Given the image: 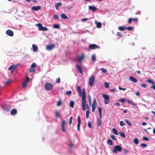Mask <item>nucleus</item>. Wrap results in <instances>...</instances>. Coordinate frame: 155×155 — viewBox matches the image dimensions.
<instances>
[{"label":"nucleus","instance_id":"nucleus-62","mask_svg":"<svg viewBox=\"0 0 155 155\" xmlns=\"http://www.w3.org/2000/svg\"><path fill=\"white\" fill-rule=\"evenodd\" d=\"M101 70H102V72L103 73H105L106 71V70L104 68H101Z\"/></svg>","mask_w":155,"mask_h":155},{"label":"nucleus","instance_id":"nucleus-38","mask_svg":"<svg viewBox=\"0 0 155 155\" xmlns=\"http://www.w3.org/2000/svg\"><path fill=\"white\" fill-rule=\"evenodd\" d=\"M120 135L121 137H124V138L125 137V134L123 132L120 131Z\"/></svg>","mask_w":155,"mask_h":155},{"label":"nucleus","instance_id":"nucleus-44","mask_svg":"<svg viewBox=\"0 0 155 155\" xmlns=\"http://www.w3.org/2000/svg\"><path fill=\"white\" fill-rule=\"evenodd\" d=\"M140 146L141 147H146L147 146V145L145 143H142L141 144Z\"/></svg>","mask_w":155,"mask_h":155},{"label":"nucleus","instance_id":"nucleus-22","mask_svg":"<svg viewBox=\"0 0 155 155\" xmlns=\"http://www.w3.org/2000/svg\"><path fill=\"white\" fill-rule=\"evenodd\" d=\"M61 18L66 19H68V17L64 14H62L61 15Z\"/></svg>","mask_w":155,"mask_h":155},{"label":"nucleus","instance_id":"nucleus-35","mask_svg":"<svg viewBox=\"0 0 155 155\" xmlns=\"http://www.w3.org/2000/svg\"><path fill=\"white\" fill-rule=\"evenodd\" d=\"M53 27L55 29L59 28L60 25L59 24H54L53 25Z\"/></svg>","mask_w":155,"mask_h":155},{"label":"nucleus","instance_id":"nucleus-29","mask_svg":"<svg viewBox=\"0 0 155 155\" xmlns=\"http://www.w3.org/2000/svg\"><path fill=\"white\" fill-rule=\"evenodd\" d=\"M127 102L128 104H130L134 106H135L134 103L132 102L131 100H127Z\"/></svg>","mask_w":155,"mask_h":155},{"label":"nucleus","instance_id":"nucleus-4","mask_svg":"<svg viewBox=\"0 0 155 155\" xmlns=\"http://www.w3.org/2000/svg\"><path fill=\"white\" fill-rule=\"evenodd\" d=\"M122 150V147L119 145H116L113 148V152L114 153H116L117 151L120 152Z\"/></svg>","mask_w":155,"mask_h":155},{"label":"nucleus","instance_id":"nucleus-53","mask_svg":"<svg viewBox=\"0 0 155 155\" xmlns=\"http://www.w3.org/2000/svg\"><path fill=\"white\" fill-rule=\"evenodd\" d=\"M13 65H14L13 67V70H15L16 69V68H17L18 66V65H19V64H17L16 65L13 64Z\"/></svg>","mask_w":155,"mask_h":155},{"label":"nucleus","instance_id":"nucleus-46","mask_svg":"<svg viewBox=\"0 0 155 155\" xmlns=\"http://www.w3.org/2000/svg\"><path fill=\"white\" fill-rule=\"evenodd\" d=\"M143 140L145 141H148L149 140V139L146 137H143Z\"/></svg>","mask_w":155,"mask_h":155},{"label":"nucleus","instance_id":"nucleus-12","mask_svg":"<svg viewBox=\"0 0 155 155\" xmlns=\"http://www.w3.org/2000/svg\"><path fill=\"white\" fill-rule=\"evenodd\" d=\"M84 54H82L81 56L78 57L77 60L79 62H81L82 60L84 59Z\"/></svg>","mask_w":155,"mask_h":155},{"label":"nucleus","instance_id":"nucleus-18","mask_svg":"<svg viewBox=\"0 0 155 155\" xmlns=\"http://www.w3.org/2000/svg\"><path fill=\"white\" fill-rule=\"evenodd\" d=\"M55 5L56 9L58 10V7L62 5V3L61 2L57 3L55 4Z\"/></svg>","mask_w":155,"mask_h":155},{"label":"nucleus","instance_id":"nucleus-42","mask_svg":"<svg viewBox=\"0 0 155 155\" xmlns=\"http://www.w3.org/2000/svg\"><path fill=\"white\" fill-rule=\"evenodd\" d=\"M89 111L88 110H87L86 112V118H88L89 116Z\"/></svg>","mask_w":155,"mask_h":155},{"label":"nucleus","instance_id":"nucleus-52","mask_svg":"<svg viewBox=\"0 0 155 155\" xmlns=\"http://www.w3.org/2000/svg\"><path fill=\"white\" fill-rule=\"evenodd\" d=\"M53 17L55 19H58L59 18V17L57 14L54 15Z\"/></svg>","mask_w":155,"mask_h":155},{"label":"nucleus","instance_id":"nucleus-2","mask_svg":"<svg viewBox=\"0 0 155 155\" xmlns=\"http://www.w3.org/2000/svg\"><path fill=\"white\" fill-rule=\"evenodd\" d=\"M53 85L49 82H47L45 85V88L47 91L51 90L53 89Z\"/></svg>","mask_w":155,"mask_h":155},{"label":"nucleus","instance_id":"nucleus-19","mask_svg":"<svg viewBox=\"0 0 155 155\" xmlns=\"http://www.w3.org/2000/svg\"><path fill=\"white\" fill-rule=\"evenodd\" d=\"M98 111L99 113V118L98 119H101L102 117V111L101 107H98Z\"/></svg>","mask_w":155,"mask_h":155},{"label":"nucleus","instance_id":"nucleus-27","mask_svg":"<svg viewBox=\"0 0 155 155\" xmlns=\"http://www.w3.org/2000/svg\"><path fill=\"white\" fill-rule=\"evenodd\" d=\"M107 143L110 146H112L113 144V142L111 139H109L107 140Z\"/></svg>","mask_w":155,"mask_h":155},{"label":"nucleus","instance_id":"nucleus-11","mask_svg":"<svg viewBox=\"0 0 155 155\" xmlns=\"http://www.w3.org/2000/svg\"><path fill=\"white\" fill-rule=\"evenodd\" d=\"M65 120H63L62 121V126H61V130L63 132H65V129L64 128L65 125Z\"/></svg>","mask_w":155,"mask_h":155},{"label":"nucleus","instance_id":"nucleus-45","mask_svg":"<svg viewBox=\"0 0 155 155\" xmlns=\"http://www.w3.org/2000/svg\"><path fill=\"white\" fill-rule=\"evenodd\" d=\"M120 124L121 126H123L125 125V124L124 122L122 121H120Z\"/></svg>","mask_w":155,"mask_h":155},{"label":"nucleus","instance_id":"nucleus-54","mask_svg":"<svg viewBox=\"0 0 155 155\" xmlns=\"http://www.w3.org/2000/svg\"><path fill=\"white\" fill-rule=\"evenodd\" d=\"M60 78H58L56 79V83H60Z\"/></svg>","mask_w":155,"mask_h":155},{"label":"nucleus","instance_id":"nucleus-28","mask_svg":"<svg viewBox=\"0 0 155 155\" xmlns=\"http://www.w3.org/2000/svg\"><path fill=\"white\" fill-rule=\"evenodd\" d=\"M112 131L113 133L116 135H118V132L116 129L114 128L112 129Z\"/></svg>","mask_w":155,"mask_h":155},{"label":"nucleus","instance_id":"nucleus-5","mask_svg":"<svg viewBox=\"0 0 155 155\" xmlns=\"http://www.w3.org/2000/svg\"><path fill=\"white\" fill-rule=\"evenodd\" d=\"M94 82V76L93 75L91 76L89 78V85L90 86H93Z\"/></svg>","mask_w":155,"mask_h":155},{"label":"nucleus","instance_id":"nucleus-25","mask_svg":"<svg viewBox=\"0 0 155 155\" xmlns=\"http://www.w3.org/2000/svg\"><path fill=\"white\" fill-rule=\"evenodd\" d=\"M91 60H92L93 62H94L96 60V55L95 54H92L91 57Z\"/></svg>","mask_w":155,"mask_h":155},{"label":"nucleus","instance_id":"nucleus-55","mask_svg":"<svg viewBox=\"0 0 155 155\" xmlns=\"http://www.w3.org/2000/svg\"><path fill=\"white\" fill-rule=\"evenodd\" d=\"M88 126L89 128H91V122L88 121Z\"/></svg>","mask_w":155,"mask_h":155},{"label":"nucleus","instance_id":"nucleus-24","mask_svg":"<svg viewBox=\"0 0 155 155\" xmlns=\"http://www.w3.org/2000/svg\"><path fill=\"white\" fill-rule=\"evenodd\" d=\"M77 90L79 93V95L81 96V91L80 86H78L77 87Z\"/></svg>","mask_w":155,"mask_h":155},{"label":"nucleus","instance_id":"nucleus-20","mask_svg":"<svg viewBox=\"0 0 155 155\" xmlns=\"http://www.w3.org/2000/svg\"><path fill=\"white\" fill-rule=\"evenodd\" d=\"M76 67L78 69V71L80 72L82 74H83V72H82V69L81 67L78 64H77L76 65Z\"/></svg>","mask_w":155,"mask_h":155},{"label":"nucleus","instance_id":"nucleus-8","mask_svg":"<svg viewBox=\"0 0 155 155\" xmlns=\"http://www.w3.org/2000/svg\"><path fill=\"white\" fill-rule=\"evenodd\" d=\"M26 79V80H25L22 84V86L23 87H25L29 81V78L28 77H27Z\"/></svg>","mask_w":155,"mask_h":155},{"label":"nucleus","instance_id":"nucleus-48","mask_svg":"<svg viewBox=\"0 0 155 155\" xmlns=\"http://www.w3.org/2000/svg\"><path fill=\"white\" fill-rule=\"evenodd\" d=\"M71 94V91H67V92L66 93V94L67 95H70Z\"/></svg>","mask_w":155,"mask_h":155},{"label":"nucleus","instance_id":"nucleus-64","mask_svg":"<svg viewBox=\"0 0 155 155\" xmlns=\"http://www.w3.org/2000/svg\"><path fill=\"white\" fill-rule=\"evenodd\" d=\"M124 153H125V154H127V153H128L129 152L128 150L125 149L124 150Z\"/></svg>","mask_w":155,"mask_h":155},{"label":"nucleus","instance_id":"nucleus-47","mask_svg":"<svg viewBox=\"0 0 155 155\" xmlns=\"http://www.w3.org/2000/svg\"><path fill=\"white\" fill-rule=\"evenodd\" d=\"M61 104V100H59L57 103V105L58 106H60Z\"/></svg>","mask_w":155,"mask_h":155},{"label":"nucleus","instance_id":"nucleus-51","mask_svg":"<svg viewBox=\"0 0 155 155\" xmlns=\"http://www.w3.org/2000/svg\"><path fill=\"white\" fill-rule=\"evenodd\" d=\"M104 85L106 88H108L109 87V84L108 83H105Z\"/></svg>","mask_w":155,"mask_h":155},{"label":"nucleus","instance_id":"nucleus-16","mask_svg":"<svg viewBox=\"0 0 155 155\" xmlns=\"http://www.w3.org/2000/svg\"><path fill=\"white\" fill-rule=\"evenodd\" d=\"M17 113V110L15 109H13L11 111V114L12 115H15Z\"/></svg>","mask_w":155,"mask_h":155},{"label":"nucleus","instance_id":"nucleus-31","mask_svg":"<svg viewBox=\"0 0 155 155\" xmlns=\"http://www.w3.org/2000/svg\"><path fill=\"white\" fill-rule=\"evenodd\" d=\"M147 81L149 83L153 84H155V83L150 79H148L147 80Z\"/></svg>","mask_w":155,"mask_h":155},{"label":"nucleus","instance_id":"nucleus-41","mask_svg":"<svg viewBox=\"0 0 155 155\" xmlns=\"http://www.w3.org/2000/svg\"><path fill=\"white\" fill-rule=\"evenodd\" d=\"M125 121L127 123V124L129 126H131V124L128 120H127L125 119Z\"/></svg>","mask_w":155,"mask_h":155},{"label":"nucleus","instance_id":"nucleus-59","mask_svg":"<svg viewBox=\"0 0 155 155\" xmlns=\"http://www.w3.org/2000/svg\"><path fill=\"white\" fill-rule=\"evenodd\" d=\"M132 28V27H127V28H126V29H127V30L130 31L131 30Z\"/></svg>","mask_w":155,"mask_h":155},{"label":"nucleus","instance_id":"nucleus-34","mask_svg":"<svg viewBox=\"0 0 155 155\" xmlns=\"http://www.w3.org/2000/svg\"><path fill=\"white\" fill-rule=\"evenodd\" d=\"M96 104H97L96 100V99L95 98L94 99V101H93V104L92 105V106L96 107Z\"/></svg>","mask_w":155,"mask_h":155},{"label":"nucleus","instance_id":"nucleus-30","mask_svg":"<svg viewBox=\"0 0 155 155\" xmlns=\"http://www.w3.org/2000/svg\"><path fill=\"white\" fill-rule=\"evenodd\" d=\"M56 118H58L59 117V113L58 111L56 110L55 113Z\"/></svg>","mask_w":155,"mask_h":155},{"label":"nucleus","instance_id":"nucleus-32","mask_svg":"<svg viewBox=\"0 0 155 155\" xmlns=\"http://www.w3.org/2000/svg\"><path fill=\"white\" fill-rule=\"evenodd\" d=\"M96 26L98 28H100L101 27V24L100 22H97Z\"/></svg>","mask_w":155,"mask_h":155},{"label":"nucleus","instance_id":"nucleus-13","mask_svg":"<svg viewBox=\"0 0 155 155\" xmlns=\"http://www.w3.org/2000/svg\"><path fill=\"white\" fill-rule=\"evenodd\" d=\"M129 80L132 82L134 83L137 82V81L136 78L132 76H130L129 77Z\"/></svg>","mask_w":155,"mask_h":155},{"label":"nucleus","instance_id":"nucleus-37","mask_svg":"<svg viewBox=\"0 0 155 155\" xmlns=\"http://www.w3.org/2000/svg\"><path fill=\"white\" fill-rule=\"evenodd\" d=\"M134 143L136 144H138L139 141L137 138H135L134 140Z\"/></svg>","mask_w":155,"mask_h":155},{"label":"nucleus","instance_id":"nucleus-49","mask_svg":"<svg viewBox=\"0 0 155 155\" xmlns=\"http://www.w3.org/2000/svg\"><path fill=\"white\" fill-rule=\"evenodd\" d=\"M110 137L112 138V140H117V139L116 137H115L114 135H112L110 136Z\"/></svg>","mask_w":155,"mask_h":155},{"label":"nucleus","instance_id":"nucleus-14","mask_svg":"<svg viewBox=\"0 0 155 155\" xmlns=\"http://www.w3.org/2000/svg\"><path fill=\"white\" fill-rule=\"evenodd\" d=\"M89 9L90 10H91L94 12H95L97 10L96 8L93 6H89L88 7Z\"/></svg>","mask_w":155,"mask_h":155},{"label":"nucleus","instance_id":"nucleus-26","mask_svg":"<svg viewBox=\"0 0 155 155\" xmlns=\"http://www.w3.org/2000/svg\"><path fill=\"white\" fill-rule=\"evenodd\" d=\"M118 29L120 31H124L126 29V27H125L119 26L118 27Z\"/></svg>","mask_w":155,"mask_h":155},{"label":"nucleus","instance_id":"nucleus-17","mask_svg":"<svg viewBox=\"0 0 155 155\" xmlns=\"http://www.w3.org/2000/svg\"><path fill=\"white\" fill-rule=\"evenodd\" d=\"M3 108L4 110L6 112L9 111L10 110L8 106L6 105H5L3 106Z\"/></svg>","mask_w":155,"mask_h":155},{"label":"nucleus","instance_id":"nucleus-33","mask_svg":"<svg viewBox=\"0 0 155 155\" xmlns=\"http://www.w3.org/2000/svg\"><path fill=\"white\" fill-rule=\"evenodd\" d=\"M97 125L98 126H100L102 124V120L101 119H98L97 120Z\"/></svg>","mask_w":155,"mask_h":155},{"label":"nucleus","instance_id":"nucleus-1","mask_svg":"<svg viewBox=\"0 0 155 155\" xmlns=\"http://www.w3.org/2000/svg\"><path fill=\"white\" fill-rule=\"evenodd\" d=\"M86 97V94L85 93V89L83 88L82 89V107L83 110H85L86 109L85 100Z\"/></svg>","mask_w":155,"mask_h":155},{"label":"nucleus","instance_id":"nucleus-7","mask_svg":"<svg viewBox=\"0 0 155 155\" xmlns=\"http://www.w3.org/2000/svg\"><path fill=\"white\" fill-rule=\"evenodd\" d=\"M55 47V45L53 44L48 45L46 46V49L48 50H51Z\"/></svg>","mask_w":155,"mask_h":155},{"label":"nucleus","instance_id":"nucleus-58","mask_svg":"<svg viewBox=\"0 0 155 155\" xmlns=\"http://www.w3.org/2000/svg\"><path fill=\"white\" fill-rule=\"evenodd\" d=\"M141 87H144L145 88H146L147 87L146 85L145 84H141Z\"/></svg>","mask_w":155,"mask_h":155},{"label":"nucleus","instance_id":"nucleus-36","mask_svg":"<svg viewBox=\"0 0 155 155\" xmlns=\"http://www.w3.org/2000/svg\"><path fill=\"white\" fill-rule=\"evenodd\" d=\"M74 102L71 101L70 102V104H69L70 106L72 108H73L74 107Z\"/></svg>","mask_w":155,"mask_h":155},{"label":"nucleus","instance_id":"nucleus-39","mask_svg":"<svg viewBox=\"0 0 155 155\" xmlns=\"http://www.w3.org/2000/svg\"><path fill=\"white\" fill-rule=\"evenodd\" d=\"M29 71L30 72L32 73L34 72L35 71V69L32 68H29Z\"/></svg>","mask_w":155,"mask_h":155},{"label":"nucleus","instance_id":"nucleus-15","mask_svg":"<svg viewBox=\"0 0 155 155\" xmlns=\"http://www.w3.org/2000/svg\"><path fill=\"white\" fill-rule=\"evenodd\" d=\"M41 9V7L39 6L32 7L31 9L34 11H37Z\"/></svg>","mask_w":155,"mask_h":155},{"label":"nucleus","instance_id":"nucleus-9","mask_svg":"<svg viewBox=\"0 0 155 155\" xmlns=\"http://www.w3.org/2000/svg\"><path fill=\"white\" fill-rule=\"evenodd\" d=\"M78 124H77V130L78 131L80 130V124L81 123V120L80 117L79 116H78Z\"/></svg>","mask_w":155,"mask_h":155},{"label":"nucleus","instance_id":"nucleus-56","mask_svg":"<svg viewBox=\"0 0 155 155\" xmlns=\"http://www.w3.org/2000/svg\"><path fill=\"white\" fill-rule=\"evenodd\" d=\"M110 102V101L109 100H104V103L105 104H108Z\"/></svg>","mask_w":155,"mask_h":155},{"label":"nucleus","instance_id":"nucleus-3","mask_svg":"<svg viewBox=\"0 0 155 155\" xmlns=\"http://www.w3.org/2000/svg\"><path fill=\"white\" fill-rule=\"evenodd\" d=\"M36 25L38 27L39 31H45L48 30V29L46 27H43L42 24L41 23L37 24Z\"/></svg>","mask_w":155,"mask_h":155},{"label":"nucleus","instance_id":"nucleus-50","mask_svg":"<svg viewBox=\"0 0 155 155\" xmlns=\"http://www.w3.org/2000/svg\"><path fill=\"white\" fill-rule=\"evenodd\" d=\"M36 66V63H32L31 65V68H34Z\"/></svg>","mask_w":155,"mask_h":155},{"label":"nucleus","instance_id":"nucleus-57","mask_svg":"<svg viewBox=\"0 0 155 155\" xmlns=\"http://www.w3.org/2000/svg\"><path fill=\"white\" fill-rule=\"evenodd\" d=\"M117 35L118 36H120V37H123L122 35V34L121 33V32H117Z\"/></svg>","mask_w":155,"mask_h":155},{"label":"nucleus","instance_id":"nucleus-6","mask_svg":"<svg viewBox=\"0 0 155 155\" xmlns=\"http://www.w3.org/2000/svg\"><path fill=\"white\" fill-rule=\"evenodd\" d=\"M89 48L91 49H96L97 48H99V47L96 45L94 44H92L90 45L88 47Z\"/></svg>","mask_w":155,"mask_h":155},{"label":"nucleus","instance_id":"nucleus-10","mask_svg":"<svg viewBox=\"0 0 155 155\" xmlns=\"http://www.w3.org/2000/svg\"><path fill=\"white\" fill-rule=\"evenodd\" d=\"M6 33L7 35L10 36H13L14 35V33L10 29L7 30Z\"/></svg>","mask_w":155,"mask_h":155},{"label":"nucleus","instance_id":"nucleus-21","mask_svg":"<svg viewBox=\"0 0 155 155\" xmlns=\"http://www.w3.org/2000/svg\"><path fill=\"white\" fill-rule=\"evenodd\" d=\"M32 48L33 51L34 52L36 51L38 49V48L37 45L34 44H33L32 45Z\"/></svg>","mask_w":155,"mask_h":155},{"label":"nucleus","instance_id":"nucleus-43","mask_svg":"<svg viewBox=\"0 0 155 155\" xmlns=\"http://www.w3.org/2000/svg\"><path fill=\"white\" fill-rule=\"evenodd\" d=\"M72 117H71L69 119V124L70 125L71 124L72 122Z\"/></svg>","mask_w":155,"mask_h":155},{"label":"nucleus","instance_id":"nucleus-23","mask_svg":"<svg viewBox=\"0 0 155 155\" xmlns=\"http://www.w3.org/2000/svg\"><path fill=\"white\" fill-rule=\"evenodd\" d=\"M103 97L104 99V100H109V96L108 95H106L104 94H103Z\"/></svg>","mask_w":155,"mask_h":155},{"label":"nucleus","instance_id":"nucleus-63","mask_svg":"<svg viewBox=\"0 0 155 155\" xmlns=\"http://www.w3.org/2000/svg\"><path fill=\"white\" fill-rule=\"evenodd\" d=\"M69 147L71 148L73 146V144L71 142H70L69 145Z\"/></svg>","mask_w":155,"mask_h":155},{"label":"nucleus","instance_id":"nucleus-60","mask_svg":"<svg viewBox=\"0 0 155 155\" xmlns=\"http://www.w3.org/2000/svg\"><path fill=\"white\" fill-rule=\"evenodd\" d=\"M132 19H133V18H130L129 19H128V23L129 24H130L131 23V22H132Z\"/></svg>","mask_w":155,"mask_h":155},{"label":"nucleus","instance_id":"nucleus-61","mask_svg":"<svg viewBox=\"0 0 155 155\" xmlns=\"http://www.w3.org/2000/svg\"><path fill=\"white\" fill-rule=\"evenodd\" d=\"M91 107H92V112H94V111L95 110L96 107H94V106H91Z\"/></svg>","mask_w":155,"mask_h":155},{"label":"nucleus","instance_id":"nucleus-40","mask_svg":"<svg viewBox=\"0 0 155 155\" xmlns=\"http://www.w3.org/2000/svg\"><path fill=\"white\" fill-rule=\"evenodd\" d=\"M88 102L90 105H91V97L90 96H89L88 97Z\"/></svg>","mask_w":155,"mask_h":155}]
</instances>
